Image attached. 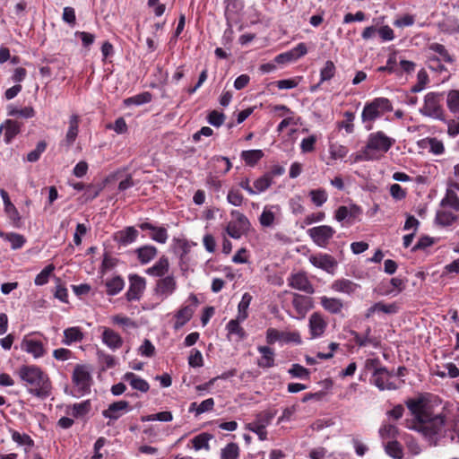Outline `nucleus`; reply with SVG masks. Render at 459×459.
<instances>
[{
  "label": "nucleus",
  "instance_id": "49530a36",
  "mask_svg": "<svg viewBox=\"0 0 459 459\" xmlns=\"http://www.w3.org/2000/svg\"><path fill=\"white\" fill-rule=\"evenodd\" d=\"M0 237L10 242L13 249L21 248L25 243L23 236L17 233L0 232Z\"/></svg>",
  "mask_w": 459,
  "mask_h": 459
},
{
  "label": "nucleus",
  "instance_id": "9b49d317",
  "mask_svg": "<svg viewBox=\"0 0 459 459\" xmlns=\"http://www.w3.org/2000/svg\"><path fill=\"white\" fill-rule=\"evenodd\" d=\"M72 381L81 394L88 393L91 383V377L87 366L76 365L73 372Z\"/></svg>",
  "mask_w": 459,
  "mask_h": 459
},
{
  "label": "nucleus",
  "instance_id": "bb28decb",
  "mask_svg": "<svg viewBox=\"0 0 459 459\" xmlns=\"http://www.w3.org/2000/svg\"><path fill=\"white\" fill-rule=\"evenodd\" d=\"M292 305L299 315L304 316L313 307L311 298L295 293L293 295Z\"/></svg>",
  "mask_w": 459,
  "mask_h": 459
},
{
  "label": "nucleus",
  "instance_id": "b1692460",
  "mask_svg": "<svg viewBox=\"0 0 459 459\" xmlns=\"http://www.w3.org/2000/svg\"><path fill=\"white\" fill-rule=\"evenodd\" d=\"M245 320H238V318L231 319L226 325L228 332V338L231 339L234 337V341L240 342L247 338V333L245 329L240 325Z\"/></svg>",
  "mask_w": 459,
  "mask_h": 459
},
{
  "label": "nucleus",
  "instance_id": "c85d7f7f",
  "mask_svg": "<svg viewBox=\"0 0 459 459\" xmlns=\"http://www.w3.org/2000/svg\"><path fill=\"white\" fill-rule=\"evenodd\" d=\"M351 334L354 336V342L359 347H365L371 345L375 348L378 347L379 341L371 335V329L368 327L364 334H359L356 332H352Z\"/></svg>",
  "mask_w": 459,
  "mask_h": 459
},
{
  "label": "nucleus",
  "instance_id": "7c9ffc66",
  "mask_svg": "<svg viewBox=\"0 0 459 459\" xmlns=\"http://www.w3.org/2000/svg\"><path fill=\"white\" fill-rule=\"evenodd\" d=\"M123 380L129 383L133 389L138 390L143 393L148 392L150 385L147 381L141 378L137 375L132 372H127L123 376Z\"/></svg>",
  "mask_w": 459,
  "mask_h": 459
},
{
  "label": "nucleus",
  "instance_id": "680f3d73",
  "mask_svg": "<svg viewBox=\"0 0 459 459\" xmlns=\"http://www.w3.org/2000/svg\"><path fill=\"white\" fill-rule=\"evenodd\" d=\"M47 144L45 142H39L36 148L28 153L27 160L30 162L37 161L39 159L40 155L45 152Z\"/></svg>",
  "mask_w": 459,
  "mask_h": 459
},
{
  "label": "nucleus",
  "instance_id": "5fc2aeb1",
  "mask_svg": "<svg viewBox=\"0 0 459 459\" xmlns=\"http://www.w3.org/2000/svg\"><path fill=\"white\" fill-rule=\"evenodd\" d=\"M55 270V265L50 264L47 265L36 277L34 282L38 286H42L48 281L50 274Z\"/></svg>",
  "mask_w": 459,
  "mask_h": 459
},
{
  "label": "nucleus",
  "instance_id": "69168bd1",
  "mask_svg": "<svg viewBox=\"0 0 459 459\" xmlns=\"http://www.w3.org/2000/svg\"><path fill=\"white\" fill-rule=\"evenodd\" d=\"M317 141V137L314 134L309 135L307 138H304L300 143V149L302 152H311L315 150V144Z\"/></svg>",
  "mask_w": 459,
  "mask_h": 459
},
{
  "label": "nucleus",
  "instance_id": "4be33fe9",
  "mask_svg": "<svg viewBox=\"0 0 459 459\" xmlns=\"http://www.w3.org/2000/svg\"><path fill=\"white\" fill-rule=\"evenodd\" d=\"M79 123L80 117L78 115L73 114L70 116L68 120V129L65 134V137L62 142V144L65 147L69 148L74 143L79 133Z\"/></svg>",
  "mask_w": 459,
  "mask_h": 459
},
{
  "label": "nucleus",
  "instance_id": "9d476101",
  "mask_svg": "<svg viewBox=\"0 0 459 459\" xmlns=\"http://www.w3.org/2000/svg\"><path fill=\"white\" fill-rule=\"evenodd\" d=\"M335 234V230L328 225L313 227L307 230V235L319 247H326Z\"/></svg>",
  "mask_w": 459,
  "mask_h": 459
},
{
  "label": "nucleus",
  "instance_id": "4468645a",
  "mask_svg": "<svg viewBox=\"0 0 459 459\" xmlns=\"http://www.w3.org/2000/svg\"><path fill=\"white\" fill-rule=\"evenodd\" d=\"M361 213V208L356 204L342 205L335 211L334 219L339 222L346 221L347 224H352Z\"/></svg>",
  "mask_w": 459,
  "mask_h": 459
},
{
  "label": "nucleus",
  "instance_id": "3c124183",
  "mask_svg": "<svg viewBox=\"0 0 459 459\" xmlns=\"http://www.w3.org/2000/svg\"><path fill=\"white\" fill-rule=\"evenodd\" d=\"M212 438V436L208 433H202L195 436L192 439L193 446L195 450L206 449L210 448L209 441Z\"/></svg>",
  "mask_w": 459,
  "mask_h": 459
},
{
  "label": "nucleus",
  "instance_id": "4c0bfd02",
  "mask_svg": "<svg viewBox=\"0 0 459 459\" xmlns=\"http://www.w3.org/2000/svg\"><path fill=\"white\" fill-rule=\"evenodd\" d=\"M83 339V333L77 326L66 328L64 331L63 343L70 345L73 342H81Z\"/></svg>",
  "mask_w": 459,
  "mask_h": 459
},
{
  "label": "nucleus",
  "instance_id": "052dcab7",
  "mask_svg": "<svg viewBox=\"0 0 459 459\" xmlns=\"http://www.w3.org/2000/svg\"><path fill=\"white\" fill-rule=\"evenodd\" d=\"M458 217L455 215L451 212H441L437 213V221L444 225V226H449L452 225L454 222L457 221Z\"/></svg>",
  "mask_w": 459,
  "mask_h": 459
},
{
  "label": "nucleus",
  "instance_id": "f03ea898",
  "mask_svg": "<svg viewBox=\"0 0 459 459\" xmlns=\"http://www.w3.org/2000/svg\"><path fill=\"white\" fill-rule=\"evenodd\" d=\"M394 143L395 139L387 136L383 131L371 133L368 136L365 147L354 155V162L379 160Z\"/></svg>",
  "mask_w": 459,
  "mask_h": 459
},
{
  "label": "nucleus",
  "instance_id": "72a5a7b5",
  "mask_svg": "<svg viewBox=\"0 0 459 459\" xmlns=\"http://www.w3.org/2000/svg\"><path fill=\"white\" fill-rule=\"evenodd\" d=\"M397 312L395 304H385L383 302H377L368 308L365 317L369 318L375 313L394 314Z\"/></svg>",
  "mask_w": 459,
  "mask_h": 459
},
{
  "label": "nucleus",
  "instance_id": "6e6d98bb",
  "mask_svg": "<svg viewBox=\"0 0 459 459\" xmlns=\"http://www.w3.org/2000/svg\"><path fill=\"white\" fill-rule=\"evenodd\" d=\"M111 322L115 325H120L124 330L127 328H136L137 325L131 318L121 316L115 315L111 317Z\"/></svg>",
  "mask_w": 459,
  "mask_h": 459
},
{
  "label": "nucleus",
  "instance_id": "ea45409f",
  "mask_svg": "<svg viewBox=\"0 0 459 459\" xmlns=\"http://www.w3.org/2000/svg\"><path fill=\"white\" fill-rule=\"evenodd\" d=\"M390 287L385 288L382 291L383 295L397 294L402 292L406 287V281L399 277H394L390 280Z\"/></svg>",
  "mask_w": 459,
  "mask_h": 459
},
{
  "label": "nucleus",
  "instance_id": "0e129e2a",
  "mask_svg": "<svg viewBox=\"0 0 459 459\" xmlns=\"http://www.w3.org/2000/svg\"><path fill=\"white\" fill-rule=\"evenodd\" d=\"M207 120L212 126L219 127L224 123L225 116L221 112L212 110L209 113Z\"/></svg>",
  "mask_w": 459,
  "mask_h": 459
},
{
  "label": "nucleus",
  "instance_id": "6e6552de",
  "mask_svg": "<svg viewBox=\"0 0 459 459\" xmlns=\"http://www.w3.org/2000/svg\"><path fill=\"white\" fill-rule=\"evenodd\" d=\"M20 346L22 351L30 354L35 359L44 357L47 353L46 343L33 333L25 335Z\"/></svg>",
  "mask_w": 459,
  "mask_h": 459
},
{
  "label": "nucleus",
  "instance_id": "ddd939ff",
  "mask_svg": "<svg viewBox=\"0 0 459 459\" xmlns=\"http://www.w3.org/2000/svg\"><path fill=\"white\" fill-rule=\"evenodd\" d=\"M177 286L176 278L173 275H167L157 281L154 293L161 299H165L175 292Z\"/></svg>",
  "mask_w": 459,
  "mask_h": 459
},
{
  "label": "nucleus",
  "instance_id": "8fccbe9b",
  "mask_svg": "<svg viewBox=\"0 0 459 459\" xmlns=\"http://www.w3.org/2000/svg\"><path fill=\"white\" fill-rule=\"evenodd\" d=\"M312 203L317 206H322L328 199L327 193L323 188L313 189L309 192Z\"/></svg>",
  "mask_w": 459,
  "mask_h": 459
},
{
  "label": "nucleus",
  "instance_id": "39448f33",
  "mask_svg": "<svg viewBox=\"0 0 459 459\" xmlns=\"http://www.w3.org/2000/svg\"><path fill=\"white\" fill-rule=\"evenodd\" d=\"M420 113L434 120L444 121L445 111L442 106V96L437 92H429L425 95L423 105Z\"/></svg>",
  "mask_w": 459,
  "mask_h": 459
},
{
  "label": "nucleus",
  "instance_id": "423d86ee",
  "mask_svg": "<svg viewBox=\"0 0 459 459\" xmlns=\"http://www.w3.org/2000/svg\"><path fill=\"white\" fill-rule=\"evenodd\" d=\"M230 215L233 220L228 223L225 230L230 238L239 239L248 232L250 221L244 213L237 210L231 211Z\"/></svg>",
  "mask_w": 459,
  "mask_h": 459
},
{
  "label": "nucleus",
  "instance_id": "e2e57ef3",
  "mask_svg": "<svg viewBox=\"0 0 459 459\" xmlns=\"http://www.w3.org/2000/svg\"><path fill=\"white\" fill-rule=\"evenodd\" d=\"M228 202L234 206H241L244 201V196L238 189H230L227 195Z\"/></svg>",
  "mask_w": 459,
  "mask_h": 459
},
{
  "label": "nucleus",
  "instance_id": "473e14b6",
  "mask_svg": "<svg viewBox=\"0 0 459 459\" xmlns=\"http://www.w3.org/2000/svg\"><path fill=\"white\" fill-rule=\"evenodd\" d=\"M320 304L324 309L331 314H339L343 308L342 300L337 298L323 296L320 298Z\"/></svg>",
  "mask_w": 459,
  "mask_h": 459
},
{
  "label": "nucleus",
  "instance_id": "de8ad7c7",
  "mask_svg": "<svg viewBox=\"0 0 459 459\" xmlns=\"http://www.w3.org/2000/svg\"><path fill=\"white\" fill-rule=\"evenodd\" d=\"M336 73V67L333 61L328 60L325 63V65L320 70V83L330 81L334 77Z\"/></svg>",
  "mask_w": 459,
  "mask_h": 459
},
{
  "label": "nucleus",
  "instance_id": "1a4fd4ad",
  "mask_svg": "<svg viewBox=\"0 0 459 459\" xmlns=\"http://www.w3.org/2000/svg\"><path fill=\"white\" fill-rule=\"evenodd\" d=\"M266 342L273 344L276 342L282 343L301 344L302 340L299 331H279L275 328H268L265 335Z\"/></svg>",
  "mask_w": 459,
  "mask_h": 459
},
{
  "label": "nucleus",
  "instance_id": "6ab92c4d",
  "mask_svg": "<svg viewBox=\"0 0 459 459\" xmlns=\"http://www.w3.org/2000/svg\"><path fill=\"white\" fill-rule=\"evenodd\" d=\"M146 282L144 278L133 275L130 277V286L126 292V299L129 301L140 299L143 290H145Z\"/></svg>",
  "mask_w": 459,
  "mask_h": 459
},
{
  "label": "nucleus",
  "instance_id": "2eb2a0df",
  "mask_svg": "<svg viewBox=\"0 0 459 459\" xmlns=\"http://www.w3.org/2000/svg\"><path fill=\"white\" fill-rule=\"evenodd\" d=\"M308 260L315 267L332 274L337 266V261L328 254L312 255Z\"/></svg>",
  "mask_w": 459,
  "mask_h": 459
},
{
  "label": "nucleus",
  "instance_id": "cd10ccee",
  "mask_svg": "<svg viewBox=\"0 0 459 459\" xmlns=\"http://www.w3.org/2000/svg\"><path fill=\"white\" fill-rule=\"evenodd\" d=\"M359 288V285L348 279H339L334 281L331 289L335 292L351 295Z\"/></svg>",
  "mask_w": 459,
  "mask_h": 459
},
{
  "label": "nucleus",
  "instance_id": "f704fd0d",
  "mask_svg": "<svg viewBox=\"0 0 459 459\" xmlns=\"http://www.w3.org/2000/svg\"><path fill=\"white\" fill-rule=\"evenodd\" d=\"M135 253L142 264H148L157 255L158 250L154 246L146 245L137 248Z\"/></svg>",
  "mask_w": 459,
  "mask_h": 459
},
{
  "label": "nucleus",
  "instance_id": "aec40b11",
  "mask_svg": "<svg viewBox=\"0 0 459 459\" xmlns=\"http://www.w3.org/2000/svg\"><path fill=\"white\" fill-rule=\"evenodd\" d=\"M129 403L126 401H117L108 405L107 410L102 411V415L110 420H117L122 415L129 411Z\"/></svg>",
  "mask_w": 459,
  "mask_h": 459
},
{
  "label": "nucleus",
  "instance_id": "a211bd4d",
  "mask_svg": "<svg viewBox=\"0 0 459 459\" xmlns=\"http://www.w3.org/2000/svg\"><path fill=\"white\" fill-rule=\"evenodd\" d=\"M326 327L327 322L321 314L315 312L309 316L308 328L312 339L321 337Z\"/></svg>",
  "mask_w": 459,
  "mask_h": 459
},
{
  "label": "nucleus",
  "instance_id": "603ef678",
  "mask_svg": "<svg viewBox=\"0 0 459 459\" xmlns=\"http://www.w3.org/2000/svg\"><path fill=\"white\" fill-rule=\"evenodd\" d=\"M239 447L236 443H229L221 452V459H238Z\"/></svg>",
  "mask_w": 459,
  "mask_h": 459
},
{
  "label": "nucleus",
  "instance_id": "13d9d810",
  "mask_svg": "<svg viewBox=\"0 0 459 459\" xmlns=\"http://www.w3.org/2000/svg\"><path fill=\"white\" fill-rule=\"evenodd\" d=\"M426 143L429 145V152L435 155H440L445 152V146L442 141L437 138H427Z\"/></svg>",
  "mask_w": 459,
  "mask_h": 459
},
{
  "label": "nucleus",
  "instance_id": "864d4df0",
  "mask_svg": "<svg viewBox=\"0 0 459 459\" xmlns=\"http://www.w3.org/2000/svg\"><path fill=\"white\" fill-rule=\"evenodd\" d=\"M447 107L452 113H459V91L452 90L447 94Z\"/></svg>",
  "mask_w": 459,
  "mask_h": 459
},
{
  "label": "nucleus",
  "instance_id": "58836bf2",
  "mask_svg": "<svg viewBox=\"0 0 459 459\" xmlns=\"http://www.w3.org/2000/svg\"><path fill=\"white\" fill-rule=\"evenodd\" d=\"M251 301L252 296L248 292L244 293L238 305V314L236 318L238 320H246L248 317L247 310Z\"/></svg>",
  "mask_w": 459,
  "mask_h": 459
},
{
  "label": "nucleus",
  "instance_id": "7ed1b4c3",
  "mask_svg": "<svg viewBox=\"0 0 459 459\" xmlns=\"http://www.w3.org/2000/svg\"><path fill=\"white\" fill-rule=\"evenodd\" d=\"M20 378L30 386V392L39 397L48 396L51 383L47 374L35 365L22 366L18 371Z\"/></svg>",
  "mask_w": 459,
  "mask_h": 459
},
{
  "label": "nucleus",
  "instance_id": "c756f323",
  "mask_svg": "<svg viewBox=\"0 0 459 459\" xmlns=\"http://www.w3.org/2000/svg\"><path fill=\"white\" fill-rule=\"evenodd\" d=\"M195 244L188 242L186 239L177 238L174 240L173 250L179 257L181 263L186 261L188 253Z\"/></svg>",
  "mask_w": 459,
  "mask_h": 459
},
{
  "label": "nucleus",
  "instance_id": "a18cd8bd",
  "mask_svg": "<svg viewBox=\"0 0 459 459\" xmlns=\"http://www.w3.org/2000/svg\"><path fill=\"white\" fill-rule=\"evenodd\" d=\"M7 115L11 117H22L24 118L33 117L35 116V111L31 107H25L23 108H18L13 105H9L7 107Z\"/></svg>",
  "mask_w": 459,
  "mask_h": 459
},
{
  "label": "nucleus",
  "instance_id": "774afa93",
  "mask_svg": "<svg viewBox=\"0 0 459 459\" xmlns=\"http://www.w3.org/2000/svg\"><path fill=\"white\" fill-rule=\"evenodd\" d=\"M247 429L255 433L260 440H265L267 438V431L263 425H258L255 422H251L247 425Z\"/></svg>",
  "mask_w": 459,
  "mask_h": 459
},
{
  "label": "nucleus",
  "instance_id": "dca6fc26",
  "mask_svg": "<svg viewBox=\"0 0 459 459\" xmlns=\"http://www.w3.org/2000/svg\"><path fill=\"white\" fill-rule=\"evenodd\" d=\"M457 191H459V183L453 179H448L446 195L442 199L441 204L443 206H449L455 211H459V197L456 193Z\"/></svg>",
  "mask_w": 459,
  "mask_h": 459
},
{
  "label": "nucleus",
  "instance_id": "5701e85b",
  "mask_svg": "<svg viewBox=\"0 0 459 459\" xmlns=\"http://www.w3.org/2000/svg\"><path fill=\"white\" fill-rule=\"evenodd\" d=\"M138 234L134 227H126L114 234V240L121 246H127L136 240Z\"/></svg>",
  "mask_w": 459,
  "mask_h": 459
},
{
  "label": "nucleus",
  "instance_id": "393cba45",
  "mask_svg": "<svg viewBox=\"0 0 459 459\" xmlns=\"http://www.w3.org/2000/svg\"><path fill=\"white\" fill-rule=\"evenodd\" d=\"M169 271V262L168 257L162 255L159 260L151 267L146 269V273L153 276L162 278Z\"/></svg>",
  "mask_w": 459,
  "mask_h": 459
},
{
  "label": "nucleus",
  "instance_id": "79ce46f5",
  "mask_svg": "<svg viewBox=\"0 0 459 459\" xmlns=\"http://www.w3.org/2000/svg\"><path fill=\"white\" fill-rule=\"evenodd\" d=\"M264 156L262 150H248L241 152V158L248 166H255Z\"/></svg>",
  "mask_w": 459,
  "mask_h": 459
},
{
  "label": "nucleus",
  "instance_id": "20e7f679",
  "mask_svg": "<svg viewBox=\"0 0 459 459\" xmlns=\"http://www.w3.org/2000/svg\"><path fill=\"white\" fill-rule=\"evenodd\" d=\"M392 110L393 105L387 98L379 97L367 102L361 113V120L366 124V129L371 130L377 118Z\"/></svg>",
  "mask_w": 459,
  "mask_h": 459
},
{
  "label": "nucleus",
  "instance_id": "09e8293b",
  "mask_svg": "<svg viewBox=\"0 0 459 459\" xmlns=\"http://www.w3.org/2000/svg\"><path fill=\"white\" fill-rule=\"evenodd\" d=\"M385 450L386 454L394 459H402L403 457V447L401 444L395 440L388 442L385 446Z\"/></svg>",
  "mask_w": 459,
  "mask_h": 459
},
{
  "label": "nucleus",
  "instance_id": "0eeeda50",
  "mask_svg": "<svg viewBox=\"0 0 459 459\" xmlns=\"http://www.w3.org/2000/svg\"><path fill=\"white\" fill-rule=\"evenodd\" d=\"M372 382L381 391L395 390L402 385L403 381L390 373L385 368L380 367L375 369Z\"/></svg>",
  "mask_w": 459,
  "mask_h": 459
},
{
  "label": "nucleus",
  "instance_id": "f3484780",
  "mask_svg": "<svg viewBox=\"0 0 459 459\" xmlns=\"http://www.w3.org/2000/svg\"><path fill=\"white\" fill-rule=\"evenodd\" d=\"M99 330L101 333L102 342L110 350L116 351L122 347L124 342L119 333L106 326H101Z\"/></svg>",
  "mask_w": 459,
  "mask_h": 459
},
{
  "label": "nucleus",
  "instance_id": "37998d69",
  "mask_svg": "<svg viewBox=\"0 0 459 459\" xmlns=\"http://www.w3.org/2000/svg\"><path fill=\"white\" fill-rule=\"evenodd\" d=\"M273 184L272 175L264 174L254 182V195H257L267 190Z\"/></svg>",
  "mask_w": 459,
  "mask_h": 459
},
{
  "label": "nucleus",
  "instance_id": "f8f14e48",
  "mask_svg": "<svg viewBox=\"0 0 459 459\" xmlns=\"http://www.w3.org/2000/svg\"><path fill=\"white\" fill-rule=\"evenodd\" d=\"M188 300L191 301V304L182 307L175 315L174 329L176 330L180 329L192 318L198 305V299L194 294L189 296Z\"/></svg>",
  "mask_w": 459,
  "mask_h": 459
},
{
  "label": "nucleus",
  "instance_id": "bf43d9fd",
  "mask_svg": "<svg viewBox=\"0 0 459 459\" xmlns=\"http://www.w3.org/2000/svg\"><path fill=\"white\" fill-rule=\"evenodd\" d=\"M289 373L293 377H298L301 379H308L310 375L309 370L299 364H293L291 368L289 369Z\"/></svg>",
  "mask_w": 459,
  "mask_h": 459
},
{
  "label": "nucleus",
  "instance_id": "a19ab883",
  "mask_svg": "<svg viewBox=\"0 0 459 459\" xmlns=\"http://www.w3.org/2000/svg\"><path fill=\"white\" fill-rule=\"evenodd\" d=\"M349 149L341 143H331L329 144V154L332 160H342L347 156Z\"/></svg>",
  "mask_w": 459,
  "mask_h": 459
},
{
  "label": "nucleus",
  "instance_id": "c9c22d12",
  "mask_svg": "<svg viewBox=\"0 0 459 459\" xmlns=\"http://www.w3.org/2000/svg\"><path fill=\"white\" fill-rule=\"evenodd\" d=\"M4 142L10 143L11 141L20 134L22 124L15 120L6 119L4 121Z\"/></svg>",
  "mask_w": 459,
  "mask_h": 459
},
{
  "label": "nucleus",
  "instance_id": "338daca9",
  "mask_svg": "<svg viewBox=\"0 0 459 459\" xmlns=\"http://www.w3.org/2000/svg\"><path fill=\"white\" fill-rule=\"evenodd\" d=\"M151 238L161 244L165 243L168 239L167 230L163 227H156L151 235Z\"/></svg>",
  "mask_w": 459,
  "mask_h": 459
},
{
  "label": "nucleus",
  "instance_id": "4d7b16f0",
  "mask_svg": "<svg viewBox=\"0 0 459 459\" xmlns=\"http://www.w3.org/2000/svg\"><path fill=\"white\" fill-rule=\"evenodd\" d=\"M152 100V94L150 92H143L141 94H137L131 98L125 100L126 105H142L145 103H149Z\"/></svg>",
  "mask_w": 459,
  "mask_h": 459
},
{
  "label": "nucleus",
  "instance_id": "412c9836",
  "mask_svg": "<svg viewBox=\"0 0 459 459\" xmlns=\"http://www.w3.org/2000/svg\"><path fill=\"white\" fill-rule=\"evenodd\" d=\"M289 285L293 289H296L300 291H304L307 294L314 293V287L307 279V275L303 273H298L292 274L289 278Z\"/></svg>",
  "mask_w": 459,
  "mask_h": 459
},
{
  "label": "nucleus",
  "instance_id": "a878e982",
  "mask_svg": "<svg viewBox=\"0 0 459 459\" xmlns=\"http://www.w3.org/2000/svg\"><path fill=\"white\" fill-rule=\"evenodd\" d=\"M281 212L279 205H265L259 217V222L263 227H271L273 225L276 214Z\"/></svg>",
  "mask_w": 459,
  "mask_h": 459
},
{
  "label": "nucleus",
  "instance_id": "f257e3e1",
  "mask_svg": "<svg viewBox=\"0 0 459 459\" xmlns=\"http://www.w3.org/2000/svg\"><path fill=\"white\" fill-rule=\"evenodd\" d=\"M406 406L414 417L408 428L420 433L430 446H438L446 436V414L436 412L422 397L408 400Z\"/></svg>",
  "mask_w": 459,
  "mask_h": 459
},
{
  "label": "nucleus",
  "instance_id": "c03bdc74",
  "mask_svg": "<svg viewBox=\"0 0 459 459\" xmlns=\"http://www.w3.org/2000/svg\"><path fill=\"white\" fill-rule=\"evenodd\" d=\"M124 280L116 276L106 281V291L108 295L114 296L120 292L124 288Z\"/></svg>",
  "mask_w": 459,
  "mask_h": 459
},
{
  "label": "nucleus",
  "instance_id": "e433bc0d",
  "mask_svg": "<svg viewBox=\"0 0 459 459\" xmlns=\"http://www.w3.org/2000/svg\"><path fill=\"white\" fill-rule=\"evenodd\" d=\"M428 48L429 50L437 54L438 56L436 57L440 59V61L449 64L454 63V57L449 54L448 50L446 48L444 45L433 42L429 45Z\"/></svg>",
  "mask_w": 459,
  "mask_h": 459
},
{
  "label": "nucleus",
  "instance_id": "2f4dec72",
  "mask_svg": "<svg viewBox=\"0 0 459 459\" xmlns=\"http://www.w3.org/2000/svg\"><path fill=\"white\" fill-rule=\"evenodd\" d=\"M257 350L262 354V358L258 360L257 365L263 368L273 367L274 351L268 346H258Z\"/></svg>",
  "mask_w": 459,
  "mask_h": 459
}]
</instances>
